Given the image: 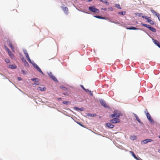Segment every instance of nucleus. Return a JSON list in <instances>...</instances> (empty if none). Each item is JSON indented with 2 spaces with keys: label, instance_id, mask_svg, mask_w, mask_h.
I'll list each match as a JSON object with an SVG mask.
<instances>
[{
  "label": "nucleus",
  "instance_id": "obj_6",
  "mask_svg": "<svg viewBox=\"0 0 160 160\" xmlns=\"http://www.w3.org/2000/svg\"><path fill=\"white\" fill-rule=\"evenodd\" d=\"M48 75L50 77V78L54 81L56 82H58V80L57 78L55 77V76L52 74L51 72H50L48 73Z\"/></svg>",
  "mask_w": 160,
  "mask_h": 160
},
{
  "label": "nucleus",
  "instance_id": "obj_44",
  "mask_svg": "<svg viewBox=\"0 0 160 160\" xmlns=\"http://www.w3.org/2000/svg\"><path fill=\"white\" fill-rule=\"evenodd\" d=\"M18 78L19 81H21L22 80V78L21 77H18Z\"/></svg>",
  "mask_w": 160,
  "mask_h": 160
},
{
  "label": "nucleus",
  "instance_id": "obj_32",
  "mask_svg": "<svg viewBox=\"0 0 160 160\" xmlns=\"http://www.w3.org/2000/svg\"><path fill=\"white\" fill-rule=\"evenodd\" d=\"M5 61L7 63H9L10 62V60L8 58L5 59Z\"/></svg>",
  "mask_w": 160,
  "mask_h": 160
},
{
  "label": "nucleus",
  "instance_id": "obj_25",
  "mask_svg": "<svg viewBox=\"0 0 160 160\" xmlns=\"http://www.w3.org/2000/svg\"><path fill=\"white\" fill-rule=\"evenodd\" d=\"M130 153L132 154V156L135 158V159H137V157L135 155V154L134 152L132 151H130Z\"/></svg>",
  "mask_w": 160,
  "mask_h": 160
},
{
  "label": "nucleus",
  "instance_id": "obj_43",
  "mask_svg": "<svg viewBox=\"0 0 160 160\" xmlns=\"http://www.w3.org/2000/svg\"><path fill=\"white\" fill-rule=\"evenodd\" d=\"M137 159V160H142V159L139 157L138 158L137 157V159Z\"/></svg>",
  "mask_w": 160,
  "mask_h": 160
},
{
  "label": "nucleus",
  "instance_id": "obj_18",
  "mask_svg": "<svg viewBox=\"0 0 160 160\" xmlns=\"http://www.w3.org/2000/svg\"><path fill=\"white\" fill-rule=\"evenodd\" d=\"M8 45L11 48L13 52H14V49L10 42H8Z\"/></svg>",
  "mask_w": 160,
  "mask_h": 160
},
{
  "label": "nucleus",
  "instance_id": "obj_41",
  "mask_svg": "<svg viewBox=\"0 0 160 160\" xmlns=\"http://www.w3.org/2000/svg\"><path fill=\"white\" fill-rule=\"evenodd\" d=\"M6 51L8 52V53H9V52H11L10 50L8 48H7L6 49Z\"/></svg>",
  "mask_w": 160,
  "mask_h": 160
},
{
  "label": "nucleus",
  "instance_id": "obj_8",
  "mask_svg": "<svg viewBox=\"0 0 160 160\" xmlns=\"http://www.w3.org/2000/svg\"><path fill=\"white\" fill-rule=\"evenodd\" d=\"M135 15L140 17H142L144 18H146V16H143V13H135Z\"/></svg>",
  "mask_w": 160,
  "mask_h": 160
},
{
  "label": "nucleus",
  "instance_id": "obj_47",
  "mask_svg": "<svg viewBox=\"0 0 160 160\" xmlns=\"http://www.w3.org/2000/svg\"><path fill=\"white\" fill-rule=\"evenodd\" d=\"M79 110H80L81 111H83V108H79Z\"/></svg>",
  "mask_w": 160,
  "mask_h": 160
},
{
  "label": "nucleus",
  "instance_id": "obj_27",
  "mask_svg": "<svg viewBox=\"0 0 160 160\" xmlns=\"http://www.w3.org/2000/svg\"><path fill=\"white\" fill-rule=\"evenodd\" d=\"M130 138L131 139L134 140L136 139V137L135 136H131L130 137Z\"/></svg>",
  "mask_w": 160,
  "mask_h": 160
},
{
  "label": "nucleus",
  "instance_id": "obj_13",
  "mask_svg": "<svg viewBox=\"0 0 160 160\" xmlns=\"http://www.w3.org/2000/svg\"><path fill=\"white\" fill-rule=\"evenodd\" d=\"M34 67L37 69V70L40 72H41L43 75H44V74L43 73L41 69L38 66L37 64H35L34 65Z\"/></svg>",
  "mask_w": 160,
  "mask_h": 160
},
{
  "label": "nucleus",
  "instance_id": "obj_34",
  "mask_svg": "<svg viewBox=\"0 0 160 160\" xmlns=\"http://www.w3.org/2000/svg\"><path fill=\"white\" fill-rule=\"evenodd\" d=\"M146 18H145V19H146V20H147V22H149V21L150 20V19H149L150 18H151L150 17H148L147 16H146Z\"/></svg>",
  "mask_w": 160,
  "mask_h": 160
},
{
  "label": "nucleus",
  "instance_id": "obj_19",
  "mask_svg": "<svg viewBox=\"0 0 160 160\" xmlns=\"http://www.w3.org/2000/svg\"><path fill=\"white\" fill-rule=\"evenodd\" d=\"M134 116L136 118L137 120L140 123H142L139 117L136 114H134Z\"/></svg>",
  "mask_w": 160,
  "mask_h": 160
},
{
  "label": "nucleus",
  "instance_id": "obj_49",
  "mask_svg": "<svg viewBox=\"0 0 160 160\" xmlns=\"http://www.w3.org/2000/svg\"><path fill=\"white\" fill-rule=\"evenodd\" d=\"M92 1V0H88V2H91Z\"/></svg>",
  "mask_w": 160,
  "mask_h": 160
},
{
  "label": "nucleus",
  "instance_id": "obj_14",
  "mask_svg": "<svg viewBox=\"0 0 160 160\" xmlns=\"http://www.w3.org/2000/svg\"><path fill=\"white\" fill-rule=\"evenodd\" d=\"M106 125L108 127L111 128H112L114 126L113 125L110 123H107Z\"/></svg>",
  "mask_w": 160,
  "mask_h": 160
},
{
  "label": "nucleus",
  "instance_id": "obj_38",
  "mask_svg": "<svg viewBox=\"0 0 160 160\" xmlns=\"http://www.w3.org/2000/svg\"><path fill=\"white\" fill-rule=\"evenodd\" d=\"M108 9L110 11H112L113 10V9L112 7L108 8Z\"/></svg>",
  "mask_w": 160,
  "mask_h": 160
},
{
  "label": "nucleus",
  "instance_id": "obj_45",
  "mask_svg": "<svg viewBox=\"0 0 160 160\" xmlns=\"http://www.w3.org/2000/svg\"><path fill=\"white\" fill-rule=\"evenodd\" d=\"M101 9L102 10H104V11H106V10H107V9L106 8H101Z\"/></svg>",
  "mask_w": 160,
  "mask_h": 160
},
{
  "label": "nucleus",
  "instance_id": "obj_31",
  "mask_svg": "<svg viewBox=\"0 0 160 160\" xmlns=\"http://www.w3.org/2000/svg\"><path fill=\"white\" fill-rule=\"evenodd\" d=\"M31 80L34 82H37L38 81V78H34L32 79Z\"/></svg>",
  "mask_w": 160,
  "mask_h": 160
},
{
  "label": "nucleus",
  "instance_id": "obj_11",
  "mask_svg": "<svg viewBox=\"0 0 160 160\" xmlns=\"http://www.w3.org/2000/svg\"><path fill=\"white\" fill-rule=\"evenodd\" d=\"M152 40L154 44L160 48V42L158 41L153 39H152Z\"/></svg>",
  "mask_w": 160,
  "mask_h": 160
},
{
  "label": "nucleus",
  "instance_id": "obj_28",
  "mask_svg": "<svg viewBox=\"0 0 160 160\" xmlns=\"http://www.w3.org/2000/svg\"><path fill=\"white\" fill-rule=\"evenodd\" d=\"M151 12L153 14H154L156 16H157V14H158V13H157L154 10L152 9L150 10Z\"/></svg>",
  "mask_w": 160,
  "mask_h": 160
},
{
  "label": "nucleus",
  "instance_id": "obj_39",
  "mask_svg": "<svg viewBox=\"0 0 160 160\" xmlns=\"http://www.w3.org/2000/svg\"><path fill=\"white\" fill-rule=\"evenodd\" d=\"M157 14V16L158 17V19L160 21V15L159 13Z\"/></svg>",
  "mask_w": 160,
  "mask_h": 160
},
{
  "label": "nucleus",
  "instance_id": "obj_33",
  "mask_svg": "<svg viewBox=\"0 0 160 160\" xmlns=\"http://www.w3.org/2000/svg\"><path fill=\"white\" fill-rule=\"evenodd\" d=\"M149 22L151 25H153L154 24V22L152 21V20L151 19L150 20V21H149Z\"/></svg>",
  "mask_w": 160,
  "mask_h": 160
},
{
  "label": "nucleus",
  "instance_id": "obj_15",
  "mask_svg": "<svg viewBox=\"0 0 160 160\" xmlns=\"http://www.w3.org/2000/svg\"><path fill=\"white\" fill-rule=\"evenodd\" d=\"M8 68H9L10 69H16L17 67L15 64H12V65H9L8 66Z\"/></svg>",
  "mask_w": 160,
  "mask_h": 160
},
{
  "label": "nucleus",
  "instance_id": "obj_4",
  "mask_svg": "<svg viewBox=\"0 0 160 160\" xmlns=\"http://www.w3.org/2000/svg\"><path fill=\"white\" fill-rule=\"evenodd\" d=\"M141 24L143 26L148 28L151 31L153 32H156V30L155 28L150 27V26L149 25L142 23H141Z\"/></svg>",
  "mask_w": 160,
  "mask_h": 160
},
{
  "label": "nucleus",
  "instance_id": "obj_51",
  "mask_svg": "<svg viewBox=\"0 0 160 160\" xmlns=\"http://www.w3.org/2000/svg\"><path fill=\"white\" fill-rule=\"evenodd\" d=\"M35 84H36L38 85V84L37 83H35Z\"/></svg>",
  "mask_w": 160,
  "mask_h": 160
},
{
  "label": "nucleus",
  "instance_id": "obj_7",
  "mask_svg": "<svg viewBox=\"0 0 160 160\" xmlns=\"http://www.w3.org/2000/svg\"><path fill=\"white\" fill-rule=\"evenodd\" d=\"M62 8L66 15L68 14V9L67 7H62Z\"/></svg>",
  "mask_w": 160,
  "mask_h": 160
},
{
  "label": "nucleus",
  "instance_id": "obj_26",
  "mask_svg": "<svg viewBox=\"0 0 160 160\" xmlns=\"http://www.w3.org/2000/svg\"><path fill=\"white\" fill-rule=\"evenodd\" d=\"M126 13V12H125L123 11V12H118V14H120L122 15V16H123V15H125Z\"/></svg>",
  "mask_w": 160,
  "mask_h": 160
},
{
  "label": "nucleus",
  "instance_id": "obj_10",
  "mask_svg": "<svg viewBox=\"0 0 160 160\" xmlns=\"http://www.w3.org/2000/svg\"><path fill=\"white\" fill-rule=\"evenodd\" d=\"M153 140L152 139H147L142 141V142H143L144 144H146L148 142H152Z\"/></svg>",
  "mask_w": 160,
  "mask_h": 160
},
{
  "label": "nucleus",
  "instance_id": "obj_50",
  "mask_svg": "<svg viewBox=\"0 0 160 160\" xmlns=\"http://www.w3.org/2000/svg\"><path fill=\"white\" fill-rule=\"evenodd\" d=\"M61 98H58V99L59 100H61Z\"/></svg>",
  "mask_w": 160,
  "mask_h": 160
},
{
  "label": "nucleus",
  "instance_id": "obj_1",
  "mask_svg": "<svg viewBox=\"0 0 160 160\" xmlns=\"http://www.w3.org/2000/svg\"><path fill=\"white\" fill-rule=\"evenodd\" d=\"M122 114L119 111L115 110L113 112V114L111 115V118H113L115 117L116 118H119L120 116H121Z\"/></svg>",
  "mask_w": 160,
  "mask_h": 160
},
{
  "label": "nucleus",
  "instance_id": "obj_46",
  "mask_svg": "<svg viewBox=\"0 0 160 160\" xmlns=\"http://www.w3.org/2000/svg\"><path fill=\"white\" fill-rule=\"evenodd\" d=\"M24 53L25 55V53H27V51L26 50H24Z\"/></svg>",
  "mask_w": 160,
  "mask_h": 160
},
{
  "label": "nucleus",
  "instance_id": "obj_21",
  "mask_svg": "<svg viewBox=\"0 0 160 160\" xmlns=\"http://www.w3.org/2000/svg\"><path fill=\"white\" fill-rule=\"evenodd\" d=\"M94 17L97 18H99V19H106V18L103 17L102 16H95Z\"/></svg>",
  "mask_w": 160,
  "mask_h": 160
},
{
  "label": "nucleus",
  "instance_id": "obj_23",
  "mask_svg": "<svg viewBox=\"0 0 160 160\" xmlns=\"http://www.w3.org/2000/svg\"><path fill=\"white\" fill-rule=\"evenodd\" d=\"M127 29H129V30H138L139 29V28H137L135 27H132L129 28H127Z\"/></svg>",
  "mask_w": 160,
  "mask_h": 160
},
{
  "label": "nucleus",
  "instance_id": "obj_22",
  "mask_svg": "<svg viewBox=\"0 0 160 160\" xmlns=\"http://www.w3.org/2000/svg\"><path fill=\"white\" fill-rule=\"evenodd\" d=\"M8 55L9 56V57L11 58H13L14 57V54L12 53V52H9V53H8Z\"/></svg>",
  "mask_w": 160,
  "mask_h": 160
},
{
  "label": "nucleus",
  "instance_id": "obj_29",
  "mask_svg": "<svg viewBox=\"0 0 160 160\" xmlns=\"http://www.w3.org/2000/svg\"><path fill=\"white\" fill-rule=\"evenodd\" d=\"M85 91H86V92H89L90 93L91 96H92L93 95V94L90 90H89L88 89H86V90H85Z\"/></svg>",
  "mask_w": 160,
  "mask_h": 160
},
{
  "label": "nucleus",
  "instance_id": "obj_52",
  "mask_svg": "<svg viewBox=\"0 0 160 160\" xmlns=\"http://www.w3.org/2000/svg\"><path fill=\"white\" fill-rule=\"evenodd\" d=\"M158 138H160V136H158Z\"/></svg>",
  "mask_w": 160,
  "mask_h": 160
},
{
  "label": "nucleus",
  "instance_id": "obj_3",
  "mask_svg": "<svg viewBox=\"0 0 160 160\" xmlns=\"http://www.w3.org/2000/svg\"><path fill=\"white\" fill-rule=\"evenodd\" d=\"M89 10L92 12L96 13H99L100 12V10L98 9L95 8L94 6L89 7Z\"/></svg>",
  "mask_w": 160,
  "mask_h": 160
},
{
  "label": "nucleus",
  "instance_id": "obj_35",
  "mask_svg": "<svg viewBox=\"0 0 160 160\" xmlns=\"http://www.w3.org/2000/svg\"><path fill=\"white\" fill-rule=\"evenodd\" d=\"M89 116L91 117H94L96 116V114H89Z\"/></svg>",
  "mask_w": 160,
  "mask_h": 160
},
{
  "label": "nucleus",
  "instance_id": "obj_37",
  "mask_svg": "<svg viewBox=\"0 0 160 160\" xmlns=\"http://www.w3.org/2000/svg\"><path fill=\"white\" fill-rule=\"evenodd\" d=\"M77 123L79 125H80V126L83 127H84V128H85V126L82 124H81V123H80V122H77Z\"/></svg>",
  "mask_w": 160,
  "mask_h": 160
},
{
  "label": "nucleus",
  "instance_id": "obj_9",
  "mask_svg": "<svg viewBox=\"0 0 160 160\" xmlns=\"http://www.w3.org/2000/svg\"><path fill=\"white\" fill-rule=\"evenodd\" d=\"M100 102L101 105L104 107H107V106L105 102L103 100H100Z\"/></svg>",
  "mask_w": 160,
  "mask_h": 160
},
{
  "label": "nucleus",
  "instance_id": "obj_24",
  "mask_svg": "<svg viewBox=\"0 0 160 160\" xmlns=\"http://www.w3.org/2000/svg\"><path fill=\"white\" fill-rule=\"evenodd\" d=\"M101 2L105 3L106 4L109 5V3L107 1V0H99Z\"/></svg>",
  "mask_w": 160,
  "mask_h": 160
},
{
  "label": "nucleus",
  "instance_id": "obj_30",
  "mask_svg": "<svg viewBox=\"0 0 160 160\" xmlns=\"http://www.w3.org/2000/svg\"><path fill=\"white\" fill-rule=\"evenodd\" d=\"M115 7L118 9H121V8L119 4H116L115 6Z\"/></svg>",
  "mask_w": 160,
  "mask_h": 160
},
{
  "label": "nucleus",
  "instance_id": "obj_36",
  "mask_svg": "<svg viewBox=\"0 0 160 160\" xmlns=\"http://www.w3.org/2000/svg\"><path fill=\"white\" fill-rule=\"evenodd\" d=\"M62 103L63 104H67L68 103V101H63Z\"/></svg>",
  "mask_w": 160,
  "mask_h": 160
},
{
  "label": "nucleus",
  "instance_id": "obj_53",
  "mask_svg": "<svg viewBox=\"0 0 160 160\" xmlns=\"http://www.w3.org/2000/svg\"><path fill=\"white\" fill-rule=\"evenodd\" d=\"M158 152H160V149H159V150H158Z\"/></svg>",
  "mask_w": 160,
  "mask_h": 160
},
{
  "label": "nucleus",
  "instance_id": "obj_5",
  "mask_svg": "<svg viewBox=\"0 0 160 160\" xmlns=\"http://www.w3.org/2000/svg\"><path fill=\"white\" fill-rule=\"evenodd\" d=\"M110 122L111 123H117L120 122V120L118 118H114L113 119H111L110 120Z\"/></svg>",
  "mask_w": 160,
  "mask_h": 160
},
{
  "label": "nucleus",
  "instance_id": "obj_42",
  "mask_svg": "<svg viewBox=\"0 0 160 160\" xmlns=\"http://www.w3.org/2000/svg\"><path fill=\"white\" fill-rule=\"evenodd\" d=\"M81 87L83 90H86V89L84 87L83 85H82L81 86Z\"/></svg>",
  "mask_w": 160,
  "mask_h": 160
},
{
  "label": "nucleus",
  "instance_id": "obj_16",
  "mask_svg": "<svg viewBox=\"0 0 160 160\" xmlns=\"http://www.w3.org/2000/svg\"><path fill=\"white\" fill-rule=\"evenodd\" d=\"M22 61L24 63V65L26 66H29V64L28 63V62H27L25 59L24 58H22Z\"/></svg>",
  "mask_w": 160,
  "mask_h": 160
},
{
  "label": "nucleus",
  "instance_id": "obj_17",
  "mask_svg": "<svg viewBox=\"0 0 160 160\" xmlns=\"http://www.w3.org/2000/svg\"><path fill=\"white\" fill-rule=\"evenodd\" d=\"M25 56L27 60H28V61L30 62L31 63V61L30 60L29 56L28 55V53H25Z\"/></svg>",
  "mask_w": 160,
  "mask_h": 160
},
{
  "label": "nucleus",
  "instance_id": "obj_48",
  "mask_svg": "<svg viewBox=\"0 0 160 160\" xmlns=\"http://www.w3.org/2000/svg\"><path fill=\"white\" fill-rule=\"evenodd\" d=\"M61 88H64V87L63 86H61Z\"/></svg>",
  "mask_w": 160,
  "mask_h": 160
},
{
  "label": "nucleus",
  "instance_id": "obj_12",
  "mask_svg": "<svg viewBox=\"0 0 160 160\" xmlns=\"http://www.w3.org/2000/svg\"><path fill=\"white\" fill-rule=\"evenodd\" d=\"M34 67L37 69V70L40 72H41L43 75H44V74L43 73L41 69L38 66L37 64H35L34 65Z\"/></svg>",
  "mask_w": 160,
  "mask_h": 160
},
{
  "label": "nucleus",
  "instance_id": "obj_20",
  "mask_svg": "<svg viewBox=\"0 0 160 160\" xmlns=\"http://www.w3.org/2000/svg\"><path fill=\"white\" fill-rule=\"evenodd\" d=\"M46 88L45 87L41 88V87H38V89L41 91H44L46 90Z\"/></svg>",
  "mask_w": 160,
  "mask_h": 160
},
{
  "label": "nucleus",
  "instance_id": "obj_2",
  "mask_svg": "<svg viewBox=\"0 0 160 160\" xmlns=\"http://www.w3.org/2000/svg\"><path fill=\"white\" fill-rule=\"evenodd\" d=\"M144 112L145 113L147 118L149 121L151 122L152 123L153 122V119L152 118L151 115L149 112H148V110L146 109L144 111Z\"/></svg>",
  "mask_w": 160,
  "mask_h": 160
},
{
  "label": "nucleus",
  "instance_id": "obj_40",
  "mask_svg": "<svg viewBox=\"0 0 160 160\" xmlns=\"http://www.w3.org/2000/svg\"><path fill=\"white\" fill-rule=\"evenodd\" d=\"M74 109L76 110H77V111H78L79 110V108L77 107H74Z\"/></svg>",
  "mask_w": 160,
  "mask_h": 160
}]
</instances>
